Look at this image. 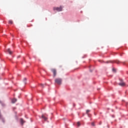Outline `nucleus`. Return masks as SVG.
<instances>
[{"label":"nucleus","instance_id":"obj_1","mask_svg":"<svg viewBox=\"0 0 128 128\" xmlns=\"http://www.w3.org/2000/svg\"><path fill=\"white\" fill-rule=\"evenodd\" d=\"M62 80L61 78H56L55 80V82L58 84H62Z\"/></svg>","mask_w":128,"mask_h":128},{"label":"nucleus","instance_id":"obj_2","mask_svg":"<svg viewBox=\"0 0 128 128\" xmlns=\"http://www.w3.org/2000/svg\"><path fill=\"white\" fill-rule=\"evenodd\" d=\"M118 85L120 86H126V83L124 82V80H120V82L118 84Z\"/></svg>","mask_w":128,"mask_h":128},{"label":"nucleus","instance_id":"obj_3","mask_svg":"<svg viewBox=\"0 0 128 128\" xmlns=\"http://www.w3.org/2000/svg\"><path fill=\"white\" fill-rule=\"evenodd\" d=\"M110 62H111L112 64L115 62V64H118L120 62L119 60H116V61L109 60L106 62V64H110Z\"/></svg>","mask_w":128,"mask_h":128},{"label":"nucleus","instance_id":"obj_4","mask_svg":"<svg viewBox=\"0 0 128 128\" xmlns=\"http://www.w3.org/2000/svg\"><path fill=\"white\" fill-rule=\"evenodd\" d=\"M54 10H57L58 12H62V6H60V8L57 7H54Z\"/></svg>","mask_w":128,"mask_h":128},{"label":"nucleus","instance_id":"obj_5","mask_svg":"<svg viewBox=\"0 0 128 128\" xmlns=\"http://www.w3.org/2000/svg\"><path fill=\"white\" fill-rule=\"evenodd\" d=\"M51 72H53L54 77L56 76V70L54 68H52L51 69Z\"/></svg>","mask_w":128,"mask_h":128},{"label":"nucleus","instance_id":"obj_6","mask_svg":"<svg viewBox=\"0 0 128 128\" xmlns=\"http://www.w3.org/2000/svg\"><path fill=\"white\" fill-rule=\"evenodd\" d=\"M20 122L22 126H24V122H26V121H24L22 118L20 119Z\"/></svg>","mask_w":128,"mask_h":128},{"label":"nucleus","instance_id":"obj_7","mask_svg":"<svg viewBox=\"0 0 128 128\" xmlns=\"http://www.w3.org/2000/svg\"><path fill=\"white\" fill-rule=\"evenodd\" d=\"M42 118H44V120H47L48 118L46 117L44 114L42 116Z\"/></svg>","mask_w":128,"mask_h":128},{"label":"nucleus","instance_id":"obj_8","mask_svg":"<svg viewBox=\"0 0 128 128\" xmlns=\"http://www.w3.org/2000/svg\"><path fill=\"white\" fill-rule=\"evenodd\" d=\"M8 52L10 54H12V52L10 51V48H8Z\"/></svg>","mask_w":128,"mask_h":128},{"label":"nucleus","instance_id":"obj_9","mask_svg":"<svg viewBox=\"0 0 128 128\" xmlns=\"http://www.w3.org/2000/svg\"><path fill=\"white\" fill-rule=\"evenodd\" d=\"M16 98H14L13 100H12V104H14L16 102Z\"/></svg>","mask_w":128,"mask_h":128},{"label":"nucleus","instance_id":"obj_10","mask_svg":"<svg viewBox=\"0 0 128 128\" xmlns=\"http://www.w3.org/2000/svg\"><path fill=\"white\" fill-rule=\"evenodd\" d=\"M8 24H14V22H12V20H10L8 21Z\"/></svg>","mask_w":128,"mask_h":128},{"label":"nucleus","instance_id":"obj_11","mask_svg":"<svg viewBox=\"0 0 128 128\" xmlns=\"http://www.w3.org/2000/svg\"><path fill=\"white\" fill-rule=\"evenodd\" d=\"M23 82H24V84H26V78H24Z\"/></svg>","mask_w":128,"mask_h":128},{"label":"nucleus","instance_id":"obj_12","mask_svg":"<svg viewBox=\"0 0 128 128\" xmlns=\"http://www.w3.org/2000/svg\"><path fill=\"white\" fill-rule=\"evenodd\" d=\"M77 126H80V122H77Z\"/></svg>","mask_w":128,"mask_h":128},{"label":"nucleus","instance_id":"obj_13","mask_svg":"<svg viewBox=\"0 0 128 128\" xmlns=\"http://www.w3.org/2000/svg\"><path fill=\"white\" fill-rule=\"evenodd\" d=\"M90 112V110H86V114H88Z\"/></svg>","mask_w":128,"mask_h":128},{"label":"nucleus","instance_id":"obj_14","mask_svg":"<svg viewBox=\"0 0 128 128\" xmlns=\"http://www.w3.org/2000/svg\"><path fill=\"white\" fill-rule=\"evenodd\" d=\"M92 126H94V122L92 123Z\"/></svg>","mask_w":128,"mask_h":128},{"label":"nucleus","instance_id":"obj_15","mask_svg":"<svg viewBox=\"0 0 128 128\" xmlns=\"http://www.w3.org/2000/svg\"><path fill=\"white\" fill-rule=\"evenodd\" d=\"M112 71L116 72V69H114V68H112Z\"/></svg>","mask_w":128,"mask_h":128},{"label":"nucleus","instance_id":"obj_16","mask_svg":"<svg viewBox=\"0 0 128 128\" xmlns=\"http://www.w3.org/2000/svg\"><path fill=\"white\" fill-rule=\"evenodd\" d=\"M40 86H42V88H44V84H40Z\"/></svg>","mask_w":128,"mask_h":128},{"label":"nucleus","instance_id":"obj_17","mask_svg":"<svg viewBox=\"0 0 128 128\" xmlns=\"http://www.w3.org/2000/svg\"><path fill=\"white\" fill-rule=\"evenodd\" d=\"M18 58H20V56H18Z\"/></svg>","mask_w":128,"mask_h":128},{"label":"nucleus","instance_id":"obj_18","mask_svg":"<svg viewBox=\"0 0 128 128\" xmlns=\"http://www.w3.org/2000/svg\"><path fill=\"white\" fill-rule=\"evenodd\" d=\"M99 62H100V60H99Z\"/></svg>","mask_w":128,"mask_h":128}]
</instances>
